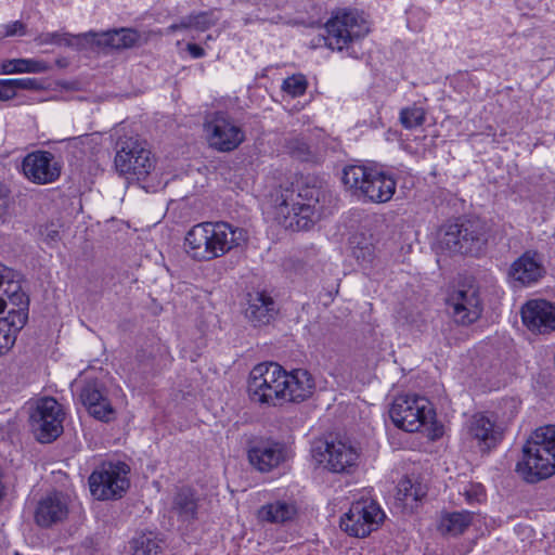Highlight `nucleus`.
Masks as SVG:
<instances>
[{"instance_id":"obj_2","label":"nucleus","mask_w":555,"mask_h":555,"mask_svg":"<svg viewBox=\"0 0 555 555\" xmlns=\"http://www.w3.org/2000/svg\"><path fill=\"white\" fill-rule=\"evenodd\" d=\"M14 278V271L0 263V356L12 349L28 320L29 298Z\"/></svg>"},{"instance_id":"obj_34","label":"nucleus","mask_w":555,"mask_h":555,"mask_svg":"<svg viewBox=\"0 0 555 555\" xmlns=\"http://www.w3.org/2000/svg\"><path fill=\"white\" fill-rule=\"evenodd\" d=\"M133 555H157L160 552V541L153 532L140 533L131 542Z\"/></svg>"},{"instance_id":"obj_8","label":"nucleus","mask_w":555,"mask_h":555,"mask_svg":"<svg viewBox=\"0 0 555 555\" xmlns=\"http://www.w3.org/2000/svg\"><path fill=\"white\" fill-rule=\"evenodd\" d=\"M324 44L332 49L349 50L370 33V23L358 11H345L333 16L325 25Z\"/></svg>"},{"instance_id":"obj_46","label":"nucleus","mask_w":555,"mask_h":555,"mask_svg":"<svg viewBox=\"0 0 555 555\" xmlns=\"http://www.w3.org/2000/svg\"><path fill=\"white\" fill-rule=\"evenodd\" d=\"M188 51L193 57H201L205 54V51L202 47L195 44V43H189L188 44Z\"/></svg>"},{"instance_id":"obj_22","label":"nucleus","mask_w":555,"mask_h":555,"mask_svg":"<svg viewBox=\"0 0 555 555\" xmlns=\"http://www.w3.org/2000/svg\"><path fill=\"white\" fill-rule=\"evenodd\" d=\"M284 379H287L285 392L286 402H302L310 398L314 391L315 383L312 375L302 369L287 372L284 370Z\"/></svg>"},{"instance_id":"obj_14","label":"nucleus","mask_w":555,"mask_h":555,"mask_svg":"<svg viewBox=\"0 0 555 555\" xmlns=\"http://www.w3.org/2000/svg\"><path fill=\"white\" fill-rule=\"evenodd\" d=\"M450 313L454 321L468 325L477 321L482 312L479 291L474 285L464 286L455 291L448 299Z\"/></svg>"},{"instance_id":"obj_42","label":"nucleus","mask_w":555,"mask_h":555,"mask_svg":"<svg viewBox=\"0 0 555 555\" xmlns=\"http://www.w3.org/2000/svg\"><path fill=\"white\" fill-rule=\"evenodd\" d=\"M258 9L254 17L259 21L269 20V13L278 8V0H259Z\"/></svg>"},{"instance_id":"obj_47","label":"nucleus","mask_w":555,"mask_h":555,"mask_svg":"<svg viewBox=\"0 0 555 555\" xmlns=\"http://www.w3.org/2000/svg\"><path fill=\"white\" fill-rule=\"evenodd\" d=\"M203 127L206 129L208 127V120L205 119L204 122H203Z\"/></svg>"},{"instance_id":"obj_30","label":"nucleus","mask_w":555,"mask_h":555,"mask_svg":"<svg viewBox=\"0 0 555 555\" xmlns=\"http://www.w3.org/2000/svg\"><path fill=\"white\" fill-rule=\"evenodd\" d=\"M425 494L426 490L422 483L404 477L397 486L396 499L404 508L413 511Z\"/></svg>"},{"instance_id":"obj_17","label":"nucleus","mask_w":555,"mask_h":555,"mask_svg":"<svg viewBox=\"0 0 555 555\" xmlns=\"http://www.w3.org/2000/svg\"><path fill=\"white\" fill-rule=\"evenodd\" d=\"M79 398L88 413L95 420L104 423L115 420L116 411L98 382H87L80 389Z\"/></svg>"},{"instance_id":"obj_11","label":"nucleus","mask_w":555,"mask_h":555,"mask_svg":"<svg viewBox=\"0 0 555 555\" xmlns=\"http://www.w3.org/2000/svg\"><path fill=\"white\" fill-rule=\"evenodd\" d=\"M389 416L398 428L414 433L433 417V408L425 397L401 395L393 400Z\"/></svg>"},{"instance_id":"obj_25","label":"nucleus","mask_w":555,"mask_h":555,"mask_svg":"<svg viewBox=\"0 0 555 555\" xmlns=\"http://www.w3.org/2000/svg\"><path fill=\"white\" fill-rule=\"evenodd\" d=\"M248 460L259 472H270L285 460V451L280 443L260 442L250 448Z\"/></svg>"},{"instance_id":"obj_36","label":"nucleus","mask_w":555,"mask_h":555,"mask_svg":"<svg viewBox=\"0 0 555 555\" xmlns=\"http://www.w3.org/2000/svg\"><path fill=\"white\" fill-rule=\"evenodd\" d=\"M308 81L302 74H295L283 80L282 90L293 98L301 96L306 93Z\"/></svg>"},{"instance_id":"obj_15","label":"nucleus","mask_w":555,"mask_h":555,"mask_svg":"<svg viewBox=\"0 0 555 555\" xmlns=\"http://www.w3.org/2000/svg\"><path fill=\"white\" fill-rule=\"evenodd\" d=\"M23 172L28 180L37 184L52 183L61 175V166L54 155L48 151H36L25 156Z\"/></svg>"},{"instance_id":"obj_33","label":"nucleus","mask_w":555,"mask_h":555,"mask_svg":"<svg viewBox=\"0 0 555 555\" xmlns=\"http://www.w3.org/2000/svg\"><path fill=\"white\" fill-rule=\"evenodd\" d=\"M96 33L89 31L82 35L74 36L64 31H54V33H43L40 34L35 38V41L38 46H46V44H54V46H65V47H73L74 40L78 39L80 37L83 38H95Z\"/></svg>"},{"instance_id":"obj_13","label":"nucleus","mask_w":555,"mask_h":555,"mask_svg":"<svg viewBox=\"0 0 555 555\" xmlns=\"http://www.w3.org/2000/svg\"><path fill=\"white\" fill-rule=\"evenodd\" d=\"M65 413L62 405L52 397L37 402L30 416L31 427L41 443H50L63 433Z\"/></svg>"},{"instance_id":"obj_40","label":"nucleus","mask_w":555,"mask_h":555,"mask_svg":"<svg viewBox=\"0 0 555 555\" xmlns=\"http://www.w3.org/2000/svg\"><path fill=\"white\" fill-rule=\"evenodd\" d=\"M462 493L468 504L480 502L485 496V490L480 483H470L466 486Z\"/></svg>"},{"instance_id":"obj_18","label":"nucleus","mask_w":555,"mask_h":555,"mask_svg":"<svg viewBox=\"0 0 555 555\" xmlns=\"http://www.w3.org/2000/svg\"><path fill=\"white\" fill-rule=\"evenodd\" d=\"M69 513L68 500L61 492H53L37 503L35 522L41 528H51L66 520Z\"/></svg>"},{"instance_id":"obj_7","label":"nucleus","mask_w":555,"mask_h":555,"mask_svg":"<svg viewBox=\"0 0 555 555\" xmlns=\"http://www.w3.org/2000/svg\"><path fill=\"white\" fill-rule=\"evenodd\" d=\"M115 168L126 179H145L154 169L155 159L147 143L134 137L120 138L116 143Z\"/></svg>"},{"instance_id":"obj_12","label":"nucleus","mask_w":555,"mask_h":555,"mask_svg":"<svg viewBox=\"0 0 555 555\" xmlns=\"http://www.w3.org/2000/svg\"><path fill=\"white\" fill-rule=\"evenodd\" d=\"M385 518V513L373 500H360L350 506L340 518V528L349 535L364 538L376 530Z\"/></svg>"},{"instance_id":"obj_23","label":"nucleus","mask_w":555,"mask_h":555,"mask_svg":"<svg viewBox=\"0 0 555 555\" xmlns=\"http://www.w3.org/2000/svg\"><path fill=\"white\" fill-rule=\"evenodd\" d=\"M544 269L537 251L528 250L515 260L509 276L521 285H529L542 278Z\"/></svg>"},{"instance_id":"obj_6","label":"nucleus","mask_w":555,"mask_h":555,"mask_svg":"<svg viewBox=\"0 0 555 555\" xmlns=\"http://www.w3.org/2000/svg\"><path fill=\"white\" fill-rule=\"evenodd\" d=\"M287 379H284V369L275 362H263L255 365L249 373L248 393L254 402L268 406H279L285 403Z\"/></svg>"},{"instance_id":"obj_44","label":"nucleus","mask_w":555,"mask_h":555,"mask_svg":"<svg viewBox=\"0 0 555 555\" xmlns=\"http://www.w3.org/2000/svg\"><path fill=\"white\" fill-rule=\"evenodd\" d=\"M17 95L16 88L12 79H0V101L5 102Z\"/></svg>"},{"instance_id":"obj_5","label":"nucleus","mask_w":555,"mask_h":555,"mask_svg":"<svg viewBox=\"0 0 555 555\" xmlns=\"http://www.w3.org/2000/svg\"><path fill=\"white\" fill-rule=\"evenodd\" d=\"M487 241V225L478 219L443 224L437 236L440 249L472 256L478 255Z\"/></svg>"},{"instance_id":"obj_35","label":"nucleus","mask_w":555,"mask_h":555,"mask_svg":"<svg viewBox=\"0 0 555 555\" xmlns=\"http://www.w3.org/2000/svg\"><path fill=\"white\" fill-rule=\"evenodd\" d=\"M426 112L415 104L400 111V121L405 129H413L425 122Z\"/></svg>"},{"instance_id":"obj_39","label":"nucleus","mask_w":555,"mask_h":555,"mask_svg":"<svg viewBox=\"0 0 555 555\" xmlns=\"http://www.w3.org/2000/svg\"><path fill=\"white\" fill-rule=\"evenodd\" d=\"M10 191L0 183V225L4 224L10 219Z\"/></svg>"},{"instance_id":"obj_10","label":"nucleus","mask_w":555,"mask_h":555,"mask_svg":"<svg viewBox=\"0 0 555 555\" xmlns=\"http://www.w3.org/2000/svg\"><path fill=\"white\" fill-rule=\"evenodd\" d=\"M129 473V466L122 462L101 464L89 477L92 495L98 500L121 498L130 486Z\"/></svg>"},{"instance_id":"obj_24","label":"nucleus","mask_w":555,"mask_h":555,"mask_svg":"<svg viewBox=\"0 0 555 555\" xmlns=\"http://www.w3.org/2000/svg\"><path fill=\"white\" fill-rule=\"evenodd\" d=\"M275 314V302L269 294L266 292H254L247 294L245 317L254 325L268 324Z\"/></svg>"},{"instance_id":"obj_9","label":"nucleus","mask_w":555,"mask_h":555,"mask_svg":"<svg viewBox=\"0 0 555 555\" xmlns=\"http://www.w3.org/2000/svg\"><path fill=\"white\" fill-rule=\"evenodd\" d=\"M314 460L333 474H351L358 466L360 451L348 439H332L313 448Z\"/></svg>"},{"instance_id":"obj_16","label":"nucleus","mask_w":555,"mask_h":555,"mask_svg":"<svg viewBox=\"0 0 555 555\" xmlns=\"http://www.w3.org/2000/svg\"><path fill=\"white\" fill-rule=\"evenodd\" d=\"M210 130V147L219 152H232L245 141L244 130L225 116L217 115Z\"/></svg>"},{"instance_id":"obj_4","label":"nucleus","mask_w":555,"mask_h":555,"mask_svg":"<svg viewBox=\"0 0 555 555\" xmlns=\"http://www.w3.org/2000/svg\"><path fill=\"white\" fill-rule=\"evenodd\" d=\"M343 183L353 195L376 204L389 202L397 186L390 175L361 165L347 166Z\"/></svg>"},{"instance_id":"obj_3","label":"nucleus","mask_w":555,"mask_h":555,"mask_svg":"<svg viewBox=\"0 0 555 555\" xmlns=\"http://www.w3.org/2000/svg\"><path fill=\"white\" fill-rule=\"evenodd\" d=\"M516 472L530 483L555 474V425L533 431L522 448V459L517 463Z\"/></svg>"},{"instance_id":"obj_37","label":"nucleus","mask_w":555,"mask_h":555,"mask_svg":"<svg viewBox=\"0 0 555 555\" xmlns=\"http://www.w3.org/2000/svg\"><path fill=\"white\" fill-rule=\"evenodd\" d=\"M207 27H208L207 14L201 13L196 16L184 17L180 21V23L171 24L167 28V33H173V31H177L180 29H189V28H194V29L204 31V30H206Z\"/></svg>"},{"instance_id":"obj_27","label":"nucleus","mask_w":555,"mask_h":555,"mask_svg":"<svg viewBox=\"0 0 555 555\" xmlns=\"http://www.w3.org/2000/svg\"><path fill=\"white\" fill-rule=\"evenodd\" d=\"M474 515L469 511L444 512L440 516L438 530L442 535L457 537L472 525Z\"/></svg>"},{"instance_id":"obj_38","label":"nucleus","mask_w":555,"mask_h":555,"mask_svg":"<svg viewBox=\"0 0 555 555\" xmlns=\"http://www.w3.org/2000/svg\"><path fill=\"white\" fill-rule=\"evenodd\" d=\"M94 134H82L75 138L67 139V145L70 149L78 150L81 154L86 155L89 152H92L95 143Z\"/></svg>"},{"instance_id":"obj_29","label":"nucleus","mask_w":555,"mask_h":555,"mask_svg":"<svg viewBox=\"0 0 555 555\" xmlns=\"http://www.w3.org/2000/svg\"><path fill=\"white\" fill-rule=\"evenodd\" d=\"M185 251L194 260H204L208 253V221L194 225L185 236Z\"/></svg>"},{"instance_id":"obj_19","label":"nucleus","mask_w":555,"mask_h":555,"mask_svg":"<svg viewBox=\"0 0 555 555\" xmlns=\"http://www.w3.org/2000/svg\"><path fill=\"white\" fill-rule=\"evenodd\" d=\"M524 324L540 334L555 330V307L546 300L528 301L521 309Z\"/></svg>"},{"instance_id":"obj_20","label":"nucleus","mask_w":555,"mask_h":555,"mask_svg":"<svg viewBox=\"0 0 555 555\" xmlns=\"http://www.w3.org/2000/svg\"><path fill=\"white\" fill-rule=\"evenodd\" d=\"M469 437L476 441L481 451H489L502 439V433L495 424L483 414H475L467 426Z\"/></svg>"},{"instance_id":"obj_32","label":"nucleus","mask_w":555,"mask_h":555,"mask_svg":"<svg viewBox=\"0 0 555 555\" xmlns=\"http://www.w3.org/2000/svg\"><path fill=\"white\" fill-rule=\"evenodd\" d=\"M47 66L43 62L29 59L7 60L0 65V74L42 73Z\"/></svg>"},{"instance_id":"obj_43","label":"nucleus","mask_w":555,"mask_h":555,"mask_svg":"<svg viewBox=\"0 0 555 555\" xmlns=\"http://www.w3.org/2000/svg\"><path fill=\"white\" fill-rule=\"evenodd\" d=\"M14 82V86L16 88V91L20 90H41L43 88L40 80L37 78H15L12 79Z\"/></svg>"},{"instance_id":"obj_41","label":"nucleus","mask_w":555,"mask_h":555,"mask_svg":"<svg viewBox=\"0 0 555 555\" xmlns=\"http://www.w3.org/2000/svg\"><path fill=\"white\" fill-rule=\"evenodd\" d=\"M352 254L358 262L362 266L372 263L374 259V249L371 245L357 246L353 248Z\"/></svg>"},{"instance_id":"obj_45","label":"nucleus","mask_w":555,"mask_h":555,"mask_svg":"<svg viewBox=\"0 0 555 555\" xmlns=\"http://www.w3.org/2000/svg\"><path fill=\"white\" fill-rule=\"evenodd\" d=\"M4 37L24 36L26 35V25L21 21H14L3 25Z\"/></svg>"},{"instance_id":"obj_26","label":"nucleus","mask_w":555,"mask_h":555,"mask_svg":"<svg viewBox=\"0 0 555 555\" xmlns=\"http://www.w3.org/2000/svg\"><path fill=\"white\" fill-rule=\"evenodd\" d=\"M210 230V258L224 255L237 245L236 230L227 222L211 223Z\"/></svg>"},{"instance_id":"obj_1","label":"nucleus","mask_w":555,"mask_h":555,"mask_svg":"<svg viewBox=\"0 0 555 555\" xmlns=\"http://www.w3.org/2000/svg\"><path fill=\"white\" fill-rule=\"evenodd\" d=\"M331 194L314 177L298 180L276 196V214L286 229L308 230L324 211Z\"/></svg>"},{"instance_id":"obj_31","label":"nucleus","mask_w":555,"mask_h":555,"mask_svg":"<svg viewBox=\"0 0 555 555\" xmlns=\"http://www.w3.org/2000/svg\"><path fill=\"white\" fill-rule=\"evenodd\" d=\"M197 511V502L194 493L190 489L179 490L172 502V512L178 515L182 521L194 519Z\"/></svg>"},{"instance_id":"obj_21","label":"nucleus","mask_w":555,"mask_h":555,"mask_svg":"<svg viewBox=\"0 0 555 555\" xmlns=\"http://www.w3.org/2000/svg\"><path fill=\"white\" fill-rule=\"evenodd\" d=\"M298 505L292 498L276 499L259 507L257 518L259 521L286 525L296 519Z\"/></svg>"},{"instance_id":"obj_28","label":"nucleus","mask_w":555,"mask_h":555,"mask_svg":"<svg viewBox=\"0 0 555 555\" xmlns=\"http://www.w3.org/2000/svg\"><path fill=\"white\" fill-rule=\"evenodd\" d=\"M99 37L96 43L113 49H129L140 44L141 35L138 30L132 28L113 29L102 34H96Z\"/></svg>"}]
</instances>
